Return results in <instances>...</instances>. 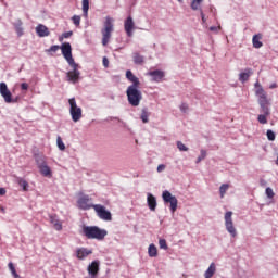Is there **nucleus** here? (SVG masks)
<instances>
[{
    "label": "nucleus",
    "instance_id": "obj_7",
    "mask_svg": "<svg viewBox=\"0 0 278 278\" xmlns=\"http://www.w3.org/2000/svg\"><path fill=\"white\" fill-rule=\"evenodd\" d=\"M70 103V114L72 116V121L74 123H77L79 121H81V108L77 106V101L75 100V98H71L68 100Z\"/></svg>",
    "mask_w": 278,
    "mask_h": 278
},
{
    "label": "nucleus",
    "instance_id": "obj_4",
    "mask_svg": "<svg viewBox=\"0 0 278 278\" xmlns=\"http://www.w3.org/2000/svg\"><path fill=\"white\" fill-rule=\"evenodd\" d=\"M35 162L42 177H48V178L53 177V172L51 170V167H49V165L47 164V156L42 154H36Z\"/></svg>",
    "mask_w": 278,
    "mask_h": 278
},
{
    "label": "nucleus",
    "instance_id": "obj_19",
    "mask_svg": "<svg viewBox=\"0 0 278 278\" xmlns=\"http://www.w3.org/2000/svg\"><path fill=\"white\" fill-rule=\"evenodd\" d=\"M150 77H152V81L160 83L162 79H164V72L160 70H155L152 72H149Z\"/></svg>",
    "mask_w": 278,
    "mask_h": 278
},
{
    "label": "nucleus",
    "instance_id": "obj_10",
    "mask_svg": "<svg viewBox=\"0 0 278 278\" xmlns=\"http://www.w3.org/2000/svg\"><path fill=\"white\" fill-rule=\"evenodd\" d=\"M70 66L73 68L72 71H68L66 73V81H68L70 84H77V81H79V77L81 75V72H79V70H77V67L79 66L77 63L74 62V64H70Z\"/></svg>",
    "mask_w": 278,
    "mask_h": 278
},
{
    "label": "nucleus",
    "instance_id": "obj_3",
    "mask_svg": "<svg viewBox=\"0 0 278 278\" xmlns=\"http://www.w3.org/2000/svg\"><path fill=\"white\" fill-rule=\"evenodd\" d=\"M255 94L258 98L257 101L261 114L270 116V102L268 101V96H266L264 88L256 89Z\"/></svg>",
    "mask_w": 278,
    "mask_h": 278
},
{
    "label": "nucleus",
    "instance_id": "obj_51",
    "mask_svg": "<svg viewBox=\"0 0 278 278\" xmlns=\"http://www.w3.org/2000/svg\"><path fill=\"white\" fill-rule=\"evenodd\" d=\"M254 86H255V88H257V90H260V88H263L262 85H260V81H256V83L254 84Z\"/></svg>",
    "mask_w": 278,
    "mask_h": 278
},
{
    "label": "nucleus",
    "instance_id": "obj_13",
    "mask_svg": "<svg viewBox=\"0 0 278 278\" xmlns=\"http://www.w3.org/2000/svg\"><path fill=\"white\" fill-rule=\"evenodd\" d=\"M79 210H92L94 208V205L92 203V199H90V195H81L77 201Z\"/></svg>",
    "mask_w": 278,
    "mask_h": 278
},
{
    "label": "nucleus",
    "instance_id": "obj_22",
    "mask_svg": "<svg viewBox=\"0 0 278 278\" xmlns=\"http://www.w3.org/2000/svg\"><path fill=\"white\" fill-rule=\"evenodd\" d=\"M261 40H262L261 35H254L253 36L252 45H253L254 49H262V47H264V43Z\"/></svg>",
    "mask_w": 278,
    "mask_h": 278
},
{
    "label": "nucleus",
    "instance_id": "obj_16",
    "mask_svg": "<svg viewBox=\"0 0 278 278\" xmlns=\"http://www.w3.org/2000/svg\"><path fill=\"white\" fill-rule=\"evenodd\" d=\"M36 34L39 36V38H47L51 33L49 31V28L45 26L43 24H38L36 26Z\"/></svg>",
    "mask_w": 278,
    "mask_h": 278
},
{
    "label": "nucleus",
    "instance_id": "obj_2",
    "mask_svg": "<svg viewBox=\"0 0 278 278\" xmlns=\"http://www.w3.org/2000/svg\"><path fill=\"white\" fill-rule=\"evenodd\" d=\"M83 236L87 238V240H105V236H108V230L100 228L99 226H84L83 227Z\"/></svg>",
    "mask_w": 278,
    "mask_h": 278
},
{
    "label": "nucleus",
    "instance_id": "obj_32",
    "mask_svg": "<svg viewBox=\"0 0 278 278\" xmlns=\"http://www.w3.org/2000/svg\"><path fill=\"white\" fill-rule=\"evenodd\" d=\"M9 270H11V275L14 278H21V276L16 273V267H14V263L12 262L9 263Z\"/></svg>",
    "mask_w": 278,
    "mask_h": 278
},
{
    "label": "nucleus",
    "instance_id": "obj_28",
    "mask_svg": "<svg viewBox=\"0 0 278 278\" xmlns=\"http://www.w3.org/2000/svg\"><path fill=\"white\" fill-rule=\"evenodd\" d=\"M88 10H90V0H83V13L88 16Z\"/></svg>",
    "mask_w": 278,
    "mask_h": 278
},
{
    "label": "nucleus",
    "instance_id": "obj_6",
    "mask_svg": "<svg viewBox=\"0 0 278 278\" xmlns=\"http://www.w3.org/2000/svg\"><path fill=\"white\" fill-rule=\"evenodd\" d=\"M233 212L227 211L224 216L226 231L231 236V238H236L238 236V230L233 225Z\"/></svg>",
    "mask_w": 278,
    "mask_h": 278
},
{
    "label": "nucleus",
    "instance_id": "obj_45",
    "mask_svg": "<svg viewBox=\"0 0 278 278\" xmlns=\"http://www.w3.org/2000/svg\"><path fill=\"white\" fill-rule=\"evenodd\" d=\"M166 169V165H164V164H160L159 166H157V173H162L163 170H165Z\"/></svg>",
    "mask_w": 278,
    "mask_h": 278
},
{
    "label": "nucleus",
    "instance_id": "obj_40",
    "mask_svg": "<svg viewBox=\"0 0 278 278\" xmlns=\"http://www.w3.org/2000/svg\"><path fill=\"white\" fill-rule=\"evenodd\" d=\"M265 193L268 199H273V197H275V192L273 191V188H270V187L266 188Z\"/></svg>",
    "mask_w": 278,
    "mask_h": 278
},
{
    "label": "nucleus",
    "instance_id": "obj_1",
    "mask_svg": "<svg viewBox=\"0 0 278 278\" xmlns=\"http://www.w3.org/2000/svg\"><path fill=\"white\" fill-rule=\"evenodd\" d=\"M126 79L131 84L126 89L127 101L131 108H138L142 101V91L140 90V79L134 75L131 70L126 71Z\"/></svg>",
    "mask_w": 278,
    "mask_h": 278
},
{
    "label": "nucleus",
    "instance_id": "obj_15",
    "mask_svg": "<svg viewBox=\"0 0 278 278\" xmlns=\"http://www.w3.org/2000/svg\"><path fill=\"white\" fill-rule=\"evenodd\" d=\"M147 203H148L149 210H151V212H155L157 207V199L155 198V195H153V193L147 194Z\"/></svg>",
    "mask_w": 278,
    "mask_h": 278
},
{
    "label": "nucleus",
    "instance_id": "obj_53",
    "mask_svg": "<svg viewBox=\"0 0 278 278\" xmlns=\"http://www.w3.org/2000/svg\"><path fill=\"white\" fill-rule=\"evenodd\" d=\"M1 211H2V212H4V208H3V207H1Z\"/></svg>",
    "mask_w": 278,
    "mask_h": 278
},
{
    "label": "nucleus",
    "instance_id": "obj_30",
    "mask_svg": "<svg viewBox=\"0 0 278 278\" xmlns=\"http://www.w3.org/2000/svg\"><path fill=\"white\" fill-rule=\"evenodd\" d=\"M205 157H207V151L205 150H200V155L198 156L195 164H200V162H203V160H205Z\"/></svg>",
    "mask_w": 278,
    "mask_h": 278
},
{
    "label": "nucleus",
    "instance_id": "obj_21",
    "mask_svg": "<svg viewBox=\"0 0 278 278\" xmlns=\"http://www.w3.org/2000/svg\"><path fill=\"white\" fill-rule=\"evenodd\" d=\"M91 253L92 250L80 248L76 251V257H78V260H85V257H88V255H91Z\"/></svg>",
    "mask_w": 278,
    "mask_h": 278
},
{
    "label": "nucleus",
    "instance_id": "obj_26",
    "mask_svg": "<svg viewBox=\"0 0 278 278\" xmlns=\"http://www.w3.org/2000/svg\"><path fill=\"white\" fill-rule=\"evenodd\" d=\"M148 255L149 257H157V247L151 243L148 248Z\"/></svg>",
    "mask_w": 278,
    "mask_h": 278
},
{
    "label": "nucleus",
    "instance_id": "obj_47",
    "mask_svg": "<svg viewBox=\"0 0 278 278\" xmlns=\"http://www.w3.org/2000/svg\"><path fill=\"white\" fill-rule=\"evenodd\" d=\"M62 36H63L64 38H71V36H73V31H72V30L65 31V33H63Z\"/></svg>",
    "mask_w": 278,
    "mask_h": 278
},
{
    "label": "nucleus",
    "instance_id": "obj_5",
    "mask_svg": "<svg viewBox=\"0 0 278 278\" xmlns=\"http://www.w3.org/2000/svg\"><path fill=\"white\" fill-rule=\"evenodd\" d=\"M114 31V20L111 16H106L104 21V27L101 29L102 45L108 47L112 33Z\"/></svg>",
    "mask_w": 278,
    "mask_h": 278
},
{
    "label": "nucleus",
    "instance_id": "obj_37",
    "mask_svg": "<svg viewBox=\"0 0 278 278\" xmlns=\"http://www.w3.org/2000/svg\"><path fill=\"white\" fill-rule=\"evenodd\" d=\"M159 245H160V249H163L164 251L168 250V244L166 243V239H160Z\"/></svg>",
    "mask_w": 278,
    "mask_h": 278
},
{
    "label": "nucleus",
    "instance_id": "obj_14",
    "mask_svg": "<svg viewBox=\"0 0 278 278\" xmlns=\"http://www.w3.org/2000/svg\"><path fill=\"white\" fill-rule=\"evenodd\" d=\"M134 27H135L134 17L128 16L124 22V29L128 38H131V36H134Z\"/></svg>",
    "mask_w": 278,
    "mask_h": 278
},
{
    "label": "nucleus",
    "instance_id": "obj_20",
    "mask_svg": "<svg viewBox=\"0 0 278 278\" xmlns=\"http://www.w3.org/2000/svg\"><path fill=\"white\" fill-rule=\"evenodd\" d=\"M253 75V70L251 68H245L244 72H241L239 74V81L244 84L245 81H249V78Z\"/></svg>",
    "mask_w": 278,
    "mask_h": 278
},
{
    "label": "nucleus",
    "instance_id": "obj_39",
    "mask_svg": "<svg viewBox=\"0 0 278 278\" xmlns=\"http://www.w3.org/2000/svg\"><path fill=\"white\" fill-rule=\"evenodd\" d=\"M47 51V53H55V52H58V51H60V46H58V45H53V46H51L48 50H46Z\"/></svg>",
    "mask_w": 278,
    "mask_h": 278
},
{
    "label": "nucleus",
    "instance_id": "obj_18",
    "mask_svg": "<svg viewBox=\"0 0 278 278\" xmlns=\"http://www.w3.org/2000/svg\"><path fill=\"white\" fill-rule=\"evenodd\" d=\"M49 218H50V223H51V225H53L54 229L56 231H62V223L60 222V218H58V215H55V214L49 215Z\"/></svg>",
    "mask_w": 278,
    "mask_h": 278
},
{
    "label": "nucleus",
    "instance_id": "obj_33",
    "mask_svg": "<svg viewBox=\"0 0 278 278\" xmlns=\"http://www.w3.org/2000/svg\"><path fill=\"white\" fill-rule=\"evenodd\" d=\"M227 190H229V185L227 184H223L220 187H219V194H220V198L223 199V197H225V194L227 193Z\"/></svg>",
    "mask_w": 278,
    "mask_h": 278
},
{
    "label": "nucleus",
    "instance_id": "obj_24",
    "mask_svg": "<svg viewBox=\"0 0 278 278\" xmlns=\"http://www.w3.org/2000/svg\"><path fill=\"white\" fill-rule=\"evenodd\" d=\"M214 273H216V265L214 263H211L206 271L204 273L205 278H212L214 277Z\"/></svg>",
    "mask_w": 278,
    "mask_h": 278
},
{
    "label": "nucleus",
    "instance_id": "obj_23",
    "mask_svg": "<svg viewBox=\"0 0 278 278\" xmlns=\"http://www.w3.org/2000/svg\"><path fill=\"white\" fill-rule=\"evenodd\" d=\"M15 27V31L18 36V38H21V36H23V21L21 20H16L15 23L13 24Z\"/></svg>",
    "mask_w": 278,
    "mask_h": 278
},
{
    "label": "nucleus",
    "instance_id": "obj_27",
    "mask_svg": "<svg viewBox=\"0 0 278 278\" xmlns=\"http://www.w3.org/2000/svg\"><path fill=\"white\" fill-rule=\"evenodd\" d=\"M149 116H150L149 109L143 108L141 110V116H140L142 123H149Z\"/></svg>",
    "mask_w": 278,
    "mask_h": 278
},
{
    "label": "nucleus",
    "instance_id": "obj_11",
    "mask_svg": "<svg viewBox=\"0 0 278 278\" xmlns=\"http://www.w3.org/2000/svg\"><path fill=\"white\" fill-rule=\"evenodd\" d=\"M60 49L67 64H75V59H73V48L71 47V42L62 43Z\"/></svg>",
    "mask_w": 278,
    "mask_h": 278
},
{
    "label": "nucleus",
    "instance_id": "obj_46",
    "mask_svg": "<svg viewBox=\"0 0 278 278\" xmlns=\"http://www.w3.org/2000/svg\"><path fill=\"white\" fill-rule=\"evenodd\" d=\"M218 29H220V26H211L210 27V31H215L216 34H218Z\"/></svg>",
    "mask_w": 278,
    "mask_h": 278
},
{
    "label": "nucleus",
    "instance_id": "obj_44",
    "mask_svg": "<svg viewBox=\"0 0 278 278\" xmlns=\"http://www.w3.org/2000/svg\"><path fill=\"white\" fill-rule=\"evenodd\" d=\"M21 89L22 90H29V85L27 83H22L21 84Z\"/></svg>",
    "mask_w": 278,
    "mask_h": 278
},
{
    "label": "nucleus",
    "instance_id": "obj_8",
    "mask_svg": "<svg viewBox=\"0 0 278 278\" xmlns=\"http://www.w3.org/2000/svg\"><path fill=\"white\" fill-rule=\"evenodd\" d=\"M0 94L7 103H18V97H12V91L8 89V84L5 83H0Z\"/></svg>",
    "mask_w": 278,
    "mask_h": 278
},
{
    "label": "nucleus",
    "instance_id": "obj_31",
    "mask_svg": "<svg viewBox=\"0 0 278 278\" xmlns=\"http://www.w3.org/2000/svg\"><path fill=\"white\" fill-rule=\"evenodd\" d=\"M18 186H21V188H23L24 192H27V188H29V184L27 182V180L20 178L17 180Z\"/></svg>",
    "mask_w": 278,
    "mask_h": 278
},
{
    "label": "nucleus",
    "instance_id": "obj_50",
    "mask_svg": "<svg viewBox=\"0 0 278 278\" xmlns=\"http://www.w3.org/2000/svg\"><path fill=\"white\" fill-rule=\"evenodd\" d=\"M5 194V188H0V197H3Z\"/></svg>",
    "mask_w": 278,
    "mask_h": 278
},
{
    "label": "nucleus",
    "instance_id": "obj_34",
    "mask_svg": "<svg viewBox=\"0 0 278 278\" xmlns=\"http://www.w3.org/2000/svg\"><path fill=\"white\" fill-rule=\"evenodd\" d=\"M201 3H203V0H192L191 10H199V8H201Z\"/></svg>",
    "mask_w": 278,
    "mask_h": 278
},
{
    "label": "nucleus",
    "instance_id": "obj_29",
    "mask_svg": "<svg viewBox=\"0 0 278 278\" xmlns=\"http://www.w3.org/2000/svg\"><path fill=\"white\" fill-rule=\"evenodd\" d=\"M268 116L270 115H266L264 113H261L258 116H257V121L261 125H266L268 123Z\"/></svg>",
    "mask_w": 278,
    "mask_h": 278
},
{
    "label": "nucleus",
    "instance_id": "obj_48",
    "mask_svg": "<svg viewBox=\"0 0 278 278\" xmlns=\"http://www.w3.org/2000/svg\"><path fill=\"white\" fill-rule=\"evenodd\" d=\"M267 184H268V182L266 181V179H264V178H261V179H260V186H262L263 188L266 187Z\"/></svg>",
    "mask_w": 278,
    "mask_h": 278
},
{
    "label": "nucleus",
    "instance_id": "obj_9",
    "mask_svg": "<svg viewBox=\"0 0 278 278\" xmlns=\"http://www.w3.org/2000/svg\"><path fill=\"white\" fill-rule=\"evenodd\" d=\"M162 199L164 201V203H169V210L172 212V214H175V212H177V205H178V200L177 197L170 194V191L165 190L162 193Z\"/></svg>",
    "mask_w": 278,
    "mask_h": 278
},
{
    "label": "nucleus",
    "instance_id": "obj_12",
    "mask_svg": "<svg viewBox=\"0 0 278 278\" xmlns=\"http://www.w3.org/2000/svg\"><path fill=\"white\" fill-rule=\"evenodd\" d=\"M93 210H94L97 216L99 218H101V220H106V222L112 220V213L110 211H108L105 208V206H103L101 204H96L93 206Z\"/></svg>",
    "mask_w": 278,
    "mask_h": 278
},
{
    "label": "nucleus",
    "instance_id": "obj_42",
    "mask_svg": "<svg viewBox=\"0 0 278 278\" xmlns=\"http://www.w3.org/2000/svg\"><path fill=\"white\" fill-rule=\"evenodd\" d=\"M180 112H182L184 114H186V112H188V103H181Z\"/></svg>",
    "mask_w": 278,
    "mask_h": 278
},
{
    "label": "nucleus",
    "instance_id": "obj_25",
    "mask_svg": "<svg viewBox=\"0 0 278 278\" xmlns=\"http://www.w3.org/2000/svg\"><path fill=\"white\" fill-rule=\"evenodd\" d=\"M134 64L140 65L144 63V56L138 52L132 53Z\"/></svg>",
    "mask_w": 278,
    "mask_h": 278
},
{
    "label": "nucleus",
    "instance_id": "obj_52",
    "mask_svg": "<svg viewBox=\"0 0 278 278\" xmlns=\"http://www.w3.org/2000/svg\"><path fill=\"white\" fill-rule=\"evenodd\" d=\"M269 88H270V90H274V88H277V83L269 85Z\"/></svg>",
    "mask_w": 278,
    "mask_h": 278
},
{
    "label": "nucleus",
    "instance_id": "obj_35",
    "mask_svg": "<svg viewBox=\"0 0 278 278\" xmlns=\"http://www.w3.org/2000/svg\"><path fill=\"white\" fill-rule=\"evenodd\" d=\"M266 136L269 142H275V138H276L275 131H273L271 129H268L266 132Z\"/></svg>",
    "mask_w": 278,
    "mask_h": 278
},
{
    "label": "nucleus",
    "instance_id": "obj_17",
    "mask_svg": "<svg viewBox=\"0 0 278 278\" xmlns=\"http://www.w3.org/2000/svg\"><path fill=\"white\" fill-rule=\"evenodd\" d=\"M87 270H88L91 278H96L98 273H99V262L98 261H92V263L89 264Z\"/></svg>",
    "mask_w": 278,
    "mask_h": 278
},
{
    "label": "nucleus",
    "instance_id": "obj_43",
    "mask_svg": "<svg viewBox=\"0 0 278 278\" xmlns=\"http://www.w3.org/2000/svg\"><path fill=\"white\" fill-rule=\"evenodd\" d=\"M102 63L104 68H108V66H110V61L105 56L103 58Z\"/></svg>",
    "mask_w": 278,
    "mask_h": 278
},
{
    "label": "nucleus",
    "instance_id": "obj_49",
    "mask_svg": "<svg viewBox=\"0 0 278 278\" xmlns=\"http://www.w3.org/2000/svg\"><path fill=\"white\" fill-rule=\"evenodd\" d=\"M201 18H202V23L205 24L207 23V18H205V14L203 13V11H201Z\"/></svg>",
    "mask_w": 278,
    "mask_h": 278
},
{
    "label": "nucleus",
    "instance_id": "obj_41",
    "mask_svg": "<svg viewBox=\"0 0 278 278\" xmlns=\"http://www.w3.org/2000/svg\"><path fill=\"white\" fill-rule=\"evenodd\" d=\"M177 149L179 150V151H188V147H186V144H184V142H181V141H177Z\"/></svg>",
    "mask_w": 278,
    "mask_h": 278
},
{
    "label": "nucleus",
    "instance_id": "obj_36",
    "mask_svg": "<svg viewBox=\"0 0 278 278\" xmlns=\"http://www.w3.org/2000/svg\"><path fill=\"white\" fill-rule=\"evenodd\" d=\"M56 144L60 151H64L66 149V146L64 144V141H62V137L56 138Z\"/></svg>",
    "mask_w": 278,
    "mask_h": 278
},
{
    "label": "nucleus",
    "instance_id": "obj_38",
    "mask_svg": "<svg viewBox=\"0 0 278 278\" xmlns=\"http://www.w3.org/2000/svg\"><path fill=\"white\" fill-rule=\"evenodd\" d=\"M72 21H73V23H74V25H75L76 27H79V25H80V23H81V16H79V15H74V16L72 17Z\"/></svg>",
    "mask_w": 278,
    "mask_h": 278
}]
</instances>
